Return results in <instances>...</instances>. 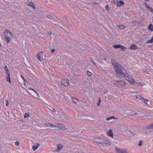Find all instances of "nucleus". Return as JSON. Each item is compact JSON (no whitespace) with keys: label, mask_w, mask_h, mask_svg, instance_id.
I'll return each mask as SVG.
<instances>
[{"label":"nucleus","mask_w":153,"mask_h":153,"mask_svg":"<svg viewBox=\"0 0 153 153\" xmlns=\"http://www.w3.org/2000/svg\"><path fill=\"white\" fill-rule=\"evenodd\" d=\"M111 62L114 67L116 75L119 76H125V74L122 70L125 69L114 60L111 59Z\"/></svg>","instance_id":"obj_1"},{"label":"nucleus","mask_w":153,"mask_h":153,"mask_svg":"<svg viewBox=\"0 0 153 153\" xmlns=\"http://www.w3.org/2000/svg\"><path fill=\"white\" fill-rule=\"evenodd\" d=\"M94 141L99 144L103 146L104 144H108L109 146L111 145V143L107 139H105L102 137L94 138Z\"/></svg>","instance_id":"obj_2"},{"label":"nucleus","mask_w":153,"mask_h":153,"mask_svg":"<svg viewBox=\"0 0 153 153\" xmlns=\"http://www.w3.org/2000/svg\"><path fill=\"white\" fill-rule=\"evenodd\" d=\"M4 35L6 42L7 43L10 42V38L12 36L11 33L7 30H5L4 31Z\"/></svg>","instance_id":"obj_3"},{"label":"nucleus","mask_w":153,"mask_h":153,"mask_svg":"<svg viewBox=\"0 0 153 153\" xmlns=\"http://www.w3.org/2000/svg\"><path fill=\"white\" fill-rule=\"evenodd\" d=\"M125 77L126 79L128 82L130 83L131 84L134 83V79L130 75H126L125 74V76H123Z\"/></svg>","instance_id":"obj_4"},{"label":"nucleus","mask_w":153,"mask_h":153,"mask_svg":"<svg viewBox=\"0 0 153 153\" xmlns=\"http://www.w3.org/2000/svg\"><path fill=\"white\" fill-rule=\"evenodd\" d=\"M114 2L117 6L120 7L122 5H123L124 4V3L122 0H114Z\"/></svg>","instance_id":"obj_5"},{"label":"nucleus","mask_w":153,"mask_h":153,"mask_svg":"<svg viewBox=\"0 0 153 153\" xmlns=\"http://www.w3.org/2000/svg\"><path fill=\"white\" fill-rule=\"evenodd\" d=\"M37 57L39 60L41 62H42L43 60V53L42 52H40L36 55Z\"/></svg>","instance_id":"obj_6"},{"label":"nucleus","mask_w":153,"mask_h":153,"mask_svg":"<svg viewBox=\"0 0 153 153\" xmlns=\"http://www.w3.org/2000/svg\"><path fill=\"white\" fill-rule=\"evenodd\" d=\"M115 149L116 152L117 153H127L126 150L118 148L117 147H115Z\"/></svg>","instance_id":"obj_7"},{"label":"nucleus","mask_w":153,"mask_h":153,"mask_svg":"<svg viewBox=\"0 0 153 153\" xmlns=\"http://www.w3.org/2000/svg\"><path fill=\"white\" fill-rule=\"evenodd\" d=\"M62 85L65 86H68L69 84V81L68 79H63L61 81Z\"/></svg>","instance_id":"obj_8"},{"label":"nucleus","mask_w":153,"mask_h":153,"mask_svg":"<svg viewBox=\"0 0 153 153\" xmlns=\"http://www.w3.org/2000/svg\"><path fill=\"white\" fill-rule=\"evenodd\" d=\"M56 127H57L58 128L60 129L67 130L66 127L62 124L57 123L56 124Z\"/></svg>","instance_id":"obj_9"},{"label":"nucleus","mask_w":153,"mask_h":153,"mask_svg":"<svg viewBox=\"0 0 153 153\" xmlns=\"http://www.w3.org/2000/svg\"><path fill=\"white\" fill-rule=\"evenodd\" d=\"M113 47L114 48H120L122 49V51H124V49H126V48L124 46H122L120 45H114L113 46Z\"/></svg>","instance_id":"obj_10"},{"label":"nucleus","mask_w":153,"mask_h":153,"mask_svg":"<svg viewBox=\"0 0 153 153\" xmlns=\"http://www.w3.org/2000/svg\"><path fill=\"white\" fill-rule=\"evenodd\" d=\"M116 82H119V84L120 86V87H123L126 85V83L123 80H121L120 81L116 80Z\"/></svg>","instance_id":"obj_11"},{"label":"nucleus","mask_w":153,"mask_h":153,"mask_svg":"<svg viewBox=\"0 0 153 153\" xmlns=\"http://www.w3.org/2000/svg\"><path fill=\"white\" fill-rule=\"evenodd\" d=\"M141 112H139L138 113H136L135 112V111L130 110L129 112V114L132 116L134 115L137 114L140 115H141Z\"/></svg>","instance_id":"obj_12"},{"label":"nucleus","mask_w":153,"mask_h":153,"mask_svg":"<svg viewBox=\"0 0 153 153\" xmlns=\"http://www.w3.org/2000/svg\"><path fill=\"white\" fill-rule=\"evenodd\" d=\"M107 136H109L111 138H113L114 137L112 131L111 129L110 130L107 132Z\"/></svg>","instance_id":"obj_13"},{"label":"nucleus","mask_w":153,"mask_h":153,"mask_svg":"<svg viewBox=\"0 0 153 153\" xmlns=\"http://www.w3.org/2000/svg\"><path fill=\"white\" fill-rule=\"evenodd\" d=\"M45 125L48 127H50L51 128H54L56 127V126L52 124L49 123H46Z\"/></svg>","instance_id":"obj_14"},{"label":"nucleus","mask_w":153,"mask_h":153,"mask_svg":"<svg viewBox=\"0 0 153 153\" xmlns=\"http://www.w3.org/2000/svg\"><path fill=\"white\" fill-rule=\"evenodd\" d=\"M57 150L58 151H60L61 149L63 148V146L61 144H57Z\"/></svg>","instance_id":"obj_15"},{"label":"nucleus","mask_w":153,"mask_h":153,"mask_svg":"<svg viewBox=\"0 0 153 153\" xmlns=\"http://www.w3.org/2000/svg\"><path fill=\"white\" fill-rule=\"evenodd\" d=\"M130 48L132 50H136L137 48V46L135 45H133L131 46Z\"/></svg>","instance_id":"obj_16"},{"label":"nucleus","mask_w":153,"mask_h":153,"mask_svg":"<svg viewBox=\"0 0 153 153\" xmlns=\"http://www.w3.org/2000/svg\"><path fill=\"white\" fill-rule=\"evenodd\" d=\"M36 146H33L32 147V149L34 151L36 150L40 145L38 143H36Z\"/></svg>","instance_id":"obj_17"},{"label":"nucleus","mask_w":153,"mask_h":153,"mask_svg":"<svg viewBox=\"0 0 153 153\" xmlns=\"http://www.w3.org/2000/svg\"><path fill=\"white\" fill-rule=\"evenodd\" d=\"M27 5L30 6V7H32L34 9L35 8V7L33 5V3L32 2L29 3V4H26Z\"/></svg>","instance_id":"obj_18"},{"label":"nucleus","mask_w":153,"mask_h":153,"mask_svg":"<svg viewBox=\"0 0 153 153\" xmlns=\"http://www.w3.org/2000/svg\"><path fill=\"white\" fill-rule=\"evenodd\" d=\"M116 25L117 26V27H119L120 29H124L126 27V26H124L123 25Z\"/></svg>","instance_id":"obj_19"},{"label":"nucleus","mask_w":153,"mask_h":153,"mask_svg":"<svg viewBox=\"0 0 153 153\" xmlns=\"http://www.w3.org/2000/svg\"><path fill=\"white\" fill-rule=\"evenodd\" d=\"M6 81L9 82L10 83H11L10 79V74H7V77L6 79Z\"/></svg>","instance_id":"obj_20"},{"label":"nucleus","mask_w":153,"mask_h":153,"mask_svg":"<svg viewBox=\"0 0 153 153\" xmlns=\"http://www.w3.org/2000/svg\"><path fill=\"white\" fill-rule=\"evenodd\" d=\"M148 29L152 31H153V25L152 24H150L149 25Z\"/></svg>","instance_id":"obj_21"},{"label":"nucleus","mask_w":153,"mask_h":153,"mask_svg":"<svg viewBox=\"0 0 153 153\" xmlns=\"http://www.w3.org/2000/svg\"><path fill=\"white\" fill-rule=\"evenodd\" d=\"M117 118H115V117L114 116H111L110 117H108L106 119V120H109L111 119H116Z\"/></svg>","instance_id":"obj_22"},{"label":"nucleus","mask_w":153,"mask_h":153,"mask_svg":"<svg viewBox=\"0 0 153 153\" xmlns=\"http://www.w3.org/2000/svg\"><path fill=\"white\" fill-rule=\"evenodd\" d=\"M153 43V37H152L150 40L147 41L146 42V44L151 43Z\"/></svg>","instance_id":"obj_23"},{"label":"nucleus","mask_w":153,"mask_h":153,"mask_svg":"<svg viewBox=\"0 0 153 153\" xmlns=\"http://www.w3.org/2000/svg\"><path fill=\"white\" fill-rule=\"evenodd\" d=\"M48 108L52 112H55L56 111L55 109L51 106H49V107Z\"/></svg>","instance_id":"obj_24"},{"label":"nucleus","mask_w":153,"mask_h":153,"mask_svg":"<svg viewBox=\"0 0 153 153\" xmlns=\"http://www.w3.org/2000/svg\"><path fill=\"white\" fill-rule=\"evenodd\" d=\"M5 71L6 72V73L7 74H10V73H9V70H8V68H7V66H6V65L5 66Z\"/></svg>","instance_id":"obj_25"},{"label":"nucleus","mask_w":153,"mask_h":153,"mask_svg":"<svg viewBox=\"0 0 153 153\" xmlns=\"http://www.w3.org/2000/svg\"><path fill=\"white\" fill-rule=\"evenodd\" d=\"M135 96L137 98L141 99V100H142L143 98V97H142L141 96L138 95H136Z\"/></svg>","instance_id":"obj_26"},{"label":"nucleus","mask_w":153,"mask_h":153,"mask_svg":"<svg viewBox=\"0 0 153 153\" xmlns=\"http://www.w3.org/2000/svg\"><path fill=\"white\" fill-rule=\"evenodd\" d=\"M47 16L48 18H49L50 19H52L53 20H55V19L53 18L50 15H47Z\"/></svg>","instance_id":"obj_27"},{"label":"nucleus","mask_w":153,"mask_h":153,"mask_svg":"<svg viewBox=\"0 0 153 153\" xmlns=\"http://www.w3.org/2000/svg\"><path fill=\"white\" fill-rule=\"evenodd\" d=\"M73 99V102H74V103H77V102H78V100L76 98H72Z\"/></svg>","instance_id":"obj_28"},{"label":"nucleus","mask_w":153,"mask_h":153,"mask_svg":"<svg viewBox=\"0 0 153 153\" xmlns=\"http://www.w3.org/2000/svg\"><path fill=\"white\" fill-rule=\"evenodd\" d=\"M142 101H143L144 103L146 104L147 103V102L148 101V100H147L145 99L144 97L143 98L142 100Z\"/></svg>","instance_id":"obj_29"},{"label":"nucleus","mask_w":153,"mask_h":153,"mask_svg":"<svg viewBox=\"0 0 153 153\" xmlns=\"http://www.w3.org/2000/svg\"><path fill=\"white\" fill-rule=\"evenodd\" d=\"M135 84H136L137 85H140V86H143V84H142L141 82H135Z\"/></svg>","instance_id":"obj_30"},{"label":"nucleus","mask_w":153,"mask_h":153,"mask_svg":"<svg viewBox=\"0 0 153 153\" xmlns=\"http://www.w3.org/2000/svg\"><path fill=\"white\" fill-rule=\"evenodd\" d=\"M30 89H31V90H32V91H34V92L37 94L38 97H39V94L38 93H37V92L34 89H33L32 88H30Z\"/></svg>","instance_id":"obj_31"},{"label":"nucleus","mask_w":153,"mask_h":153,"mask_svg":"<svg viewBox=\"0 0 153 153\" xmlns=\"http://www.w3.org/2000/svg\"><path fill=\"white\" fill-rule=\"evenodd\" d=\"M147 9L149 10L151 12H153V10L151 7H149L147 8Z\"/></svg>","instance_id":"obj_32"},{"label":"nucleus","mask_w":153,"mask_h":153,"mask_svg":"<svg viewBox=\"0 0 153 153\" xmlns=\"http://www.w3.org/2000/svg\"><path fill=\"white\" fill-rule=\"evenodd\" d=\"M87 73L88 76H92V73L89 71H87Z\"/></svg>","instance_id":"obj_33"},{"label":"nucleus","mask_w":153,"mask_h":153,"mask_svg":"<svg viewBox=\"0 0 153 153\" xmlns=\"http://www.w3.org/2000/svg\"><path fill=\"white\" fill-rule=\"evenodd\" d=\"M15 144L16 146H19L20 145V142L19 141H16L15 142Z\"/></svg>","instance_id":"obj_34"},{"label":"nucleus","mask_w":153,"mask_h":153,"mask_svg":"<svg viewBox=\"0 0 153 153\" xmlns=\"http://www.w3.org/2000/svg\"><path fill=\"white\" fill-rule=\"evenodd\" d=\"M24 117L26 118L29 117V114L26 113L24 115Z\"/></svg>","instance_id":"obj_35"},{"label":"nucleus","mask_w":153,"mask_h":153,"mask_svg":"<svg viewBox=\"0 0 153 153\" xmlns=\"http://www.w3.org/2000/svg\"><path fill=\"white\" fill-rule=\"evenodd\" d=\"M22 78V79H23V80L24 81V82H26L27 83V81L26 80L23 76L22 75H21L20 76Z\"/></svg>","instance_id":"obj_36"},{"label":"nucleus","mask_w":153,"mask_h":153,"mask_svg":"<svg viewBox=\"0 0 153 153\" xmlns=\"http://www.w3.org/2000/svg\"><path fill=\"white\" fill-rule=\"evenodd\" d=\"M139 144H138V146H140L142 145V140H139Z\"/></svg>","instance_id":"obj_37"},{"label":"nucleus","mask_w":153,"mask_h":153,"mask_svg":"<svg viewBox=\"0 0 153 153\" xmlns=\"http://www.w3.org/2000/svg\"><path fill=\"white\" fill-rule=\"evenodd\" d=\"M5 101L6 102V105L7 106L9 104V102L7 100H5Z\"/></svg>","instance_id":"obj_38"},{"label":"nucleus","mask_w":153,"mask_h":153,"mask_svg":"<svg viewBox=\"0 0 153 153\" xmlns=\"http://www.w3.org/2000/svg\"><path fill=\"white\" fill-rule=\"evenodd\" d=\"M100 97L99 98V101L97 103V105L98 106H100Z\"/></svg>","instance_id":"obj_39"},{"label":"nucleus","mask_w":153,"mask_h":153,"mask_svg":"<svg viewBox=\"0 0 153 153\" xmlns=\"http://www.w3.org/2000/svg\"><path fill=\"white\" fill-rule=\"evenodd\" d=\"M105 9L107 11H108L109 10V6L107 5L105 6Z\"/></svg>","instance_id":"obj_40"},{"label":"nucleus","mask_w":153,"mask_h":153,"mask_svg":"<svg viewBox=\"0 0 153 153\" xmlns=\"http://www.w3.org/2000/svg\"><path fill=\"white\" fill-rule=\"evenodd\" d=\"M138 23V22L135 21H132V24H135V25H136V23Z\"/></svg>","instance_id":"obj_41"},{"label":"nucleus","mask_w":153,"mask_h":153,"mask_svg":"<svg viewBox=\"0 0 153 153\" xmlns=\"http://www.w3.org/2000/svg\"><path fill=\"white\" fill-rule=\"evenodd\" d=\"M149 127L150 128H153V124L150 125Z\"/></svg>","instance_id":"obj_42"},{"label":"nucleus","mask_w":153,"mask_h":153,"mask_svg":"<svg viewBox=\"0 0 153 153\" xmlns=\"http://www.w3.org/2000/svg\"><path fill=\"white\" fill-rule=\"evenodd\" d=\"M145 6H146V7L147 8L149 7V5L147 4H146V3H145Z\"/></svg>","instance_id":"obj_43"},{"label":"nucleus","mask_w":153,"mask_h":153,"mask_svg":"<svg viewBox=\"0 0 153 153\" xmlns=\"http://www.w3.org/2000/svg\"><path fill=\"white\" fill-rule=\"evenodd\" d=\"M55 51V50L54 49H53L51 51L52 53H54Z\"/></svg>","instance_id":"obj_44"},{"label":"nucleus","mask_w":153,"mask_h":153,"mask_svg":"<svg viewBox=\"0 0 153 153\" xmlns=\"http://www.w3.org/2000/svg\"><path fill=\"white\" fill-rule=\"evenodd\" d=\"M48 33L50 35H51L52 34V33L51 32H49Z\"/></svg>","instance_id":"obj_45"},{"label":"nucleus","mask_w":153,"mask_h":153,"mask_svg":"<svg viewBox=\"0 0 153 153\" xmlns=\"http://www.w3.org/2000/svg\"><path fill=\"white\" fill-rule=\"evenodd\" d=\"M61 118L63 120H64V118H62L61 117Z\"/></svg>","instance_id":"obj_46"},{"label":"nucleus","mask_w":153,"mask_h":153,"mask_svg":"<svg viewBox=\"0 0 153 153\" xmlns=\"http://www.w3.org/2000/svg\"><path fill=\"white\" fill-rule=\"evenodd\" d=\"M25 82V83H26V82Z\"/></svg>","instance_id":"obj_47"},{"label":"nucleus","mask_w":153,"mask_h":153,"mask_svg":"<svg viewBox=\"0 0 153 153\" xmlns=\"http://www.w3.org/2000/svg\"><path fill=\"white\" fill-rule=\"evenodd\" d=\"M79 153L78 152V153Z\"/></svg>","instance_id":"obj_48"}]
</instances>
